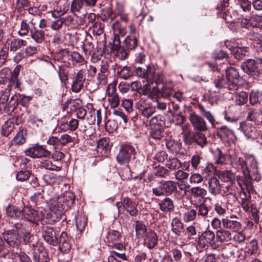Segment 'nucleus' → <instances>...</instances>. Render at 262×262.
Returning a JSON list of instances; mask_svg holds the SVG:
<instances>
[{"instance_id":"nucleus-1","label":"nucleus","mask_w":262,"mask_h":262,"mask_svg":"<svg viewBox=\"0 0 262 262\" xmlns=\"http://www.w3.org/2000/svg\"><path fill=\"white\" fill-rule=\"evenodd\" d=\"M215 87L219 90L228 91L234 94L243 85L242 79L237 70L233 67H228L226 69V76L218 73L213 80Z\"/></svg>"},{"instance_id":"nucleus-2","label":"nucleus","mask_w":262,"mask_h":262,"mask_svg":"<svg viewBox=\"0 0 262 262\" xmlns=\"http://www.w3.org/2000/svg\"><path fill=\"white\" fill-rule=\"evenodd\" d=\"M13 229L8 230L3 233V238L6 242L10 249L14 251L18 250L21 244L19 236L22 237L25 244H29L31 237V234L26 229L25 225L20 222L13 224Z\"/></svg>"},{"instance_id":"nucleus-3","label":"nucleus","mask_w":262,"mask_h":262,"mask_svg":"<svg viewBox=\"0 0 262 262\" xmlns=\"http://www.w3.org/2000/svg\"><path fill=\"white\" fill-rule=\"evenodd\" d=\"M135 74L139 78H145L147 84L145 85L146 90H150V84L155 83L157 84L163 82L164 75L162 72L157 73L156 68L154 66H148L146 69L142 67H137L135 69Z\"/></svg>"},{"instance_id":"nucleus-4","label":"nucleus","mask_w":262,"mask_h":262,"mask_svg":"<svg viewBox=\"0 0 262 262\" xmlns=\"http://www.w3.org/2000/svg\"><path fill=\"white\" fill-rule=\"evenodd\" d=\"M241 67L253 80H258L260 77L259 68H262V58L248 59L242 63Z\"/></svg>"},{"instance_id":"nucleus-5","label":"nucleus","mask_w":262,"mask_h":262,"mask_svg":"<svg viewBox=\"0 0 262 262\" xmlns=\"http://www.w3.org/2000/svg\"><path fill=\"white\" fill-rule=\"evenodd\" d=\"M185 113L188 115V119L193 129L196 132H205L207 130V125L205 119L195 113L190 106H185Z\"/></svg>"},{"instance_id":"nucleus-6","label":"nucleus","mask_w":262,"mask_h":262,"mask_svg":"<svg viewBox=\"0 0 262 262\" xmlns=\"http://www.w3.org/2000/svg\"><path fill=\"white\" fill-rule=\"evenodd\" d=\"M177 184L173 181H162L159 186L152 189V192L157 196L170 195L174 192H179Z\"/></svg>"},{"instance_id":"nucleus-7","label":"nucleus","mask_w":262,"mask_h":262,"mask_svg":"<svg viewBox=\"0 0 262 262\" xmlns=\"http://www.w3.org/2000/svg\"><path fill=\"white\" fill-rule=\"evenodd\" d=\"M215 234L210 230H206L203 232L199 237L198 246L202 249H207L209 246L211 249L216 250L219 247V245L214 241Z\"/></svg>"},{"instance_id":"nucleus-8","label":"nucleus","mask_w":262,"mask_h":262,"mask_svg":"<svg viewBox=\"0 0 262 262\" xmlns=\"http://www.w3.org/2000/svg\"><path fill=\"white\" fill-rule=\"evenodd\" d=\"M136 154L134 147L130 144L122 145L117 156V160L121 164L129 163L132 159L135 158Z\"/></svg>"},{"instance_id":"nucleus-9","label":"nucleus","mask_w":262,"mask_h":262,"mask_svg":"<svg viewBox=\"0 0 262 262\" xmlns=\"http://www.w3.org/2000/svg\"><path fill=\"white\" fill-rule=\"evenodd\" d=\"M75 200V195L73 192L66 191L62 196L59 198L54 207L60 211L68 210L74 205Z\"/></svg>"},{"instance_id":"nucleus-10","label":"nucleus","mask_w":262,"mask_h":262,"mask_svg":"<svg viewBox=\"0 0 262 262\" xmlns=\"http://www.w3.org/2000/svg\"><path fill=\"white\" fill-rule=\"evenodd\" d=\"M23 219L33 223H36L43 218L42 211H37L28 206L22 209Z\"/></svg>"},{"instance_id":"nucleus-11","label":"nucleus","mask_w":262,"mask_h":262,"mask_svg":"<svg viewBox=\"0 0 262 262\" xmlns=\"http://www.w3.org/2000/svg\"><path fill=\"white\" fill-rule=\"evenodd\" d=\"M136 107L140 115L147 118L150 117L156 110L155 106L142 99L136 103Z\"/></svg>"},{"instance_id":"nucleus-12","label":"nucleus","mask_w":262,"mask_h":262,"mask_svg":"<svg viewBox=\"0 0 262 262\" xmlns=\"http://www.w3.org/2000/svg\"><path fill=\"white\" fill-rule=\"evenodd\" d=\"M26 156L32 158H40L42 157H49L51 152L44 148L42 146L36 145L27 149L25 151Z\"/></svg>"},{"instance_id":"nucleus-13","label":"nucleus","mask_w":262,"mask_h":262,"mask_svg":"<svg viewBox=\"0 0 262 262\" xmlns=\"http://www.w3.org/2000/svg\"><path fill=\"white\" fill-rule=\"evenodd\" d=\"M116 204L119 210L122 207L131 216H136L138 214V211L136 208V204L129 198H123L121 199V202H117Z\"/></svg>"},{"instance_id":"nucleus-14","label":"nucleus","mask_w":262,"mask_h":262,"mask_svg":"<svg viewBox=\"0 0 262 262\" xmlns=\"http://www.w3.org/2000/svg\"><path fill=\"white\" fill-rule=\"evenodd\" d=\"M43 237L49 244L56 246L58 244V238L56 237V231L50 226L43 227Z\"/></svg>"},{"instance_id":"nucleus-15","label":"nucleus","mask_w":262,"mask_h":262,"mask_svg":"<svg viewBox=\"0 0 262 262\" xmlns=\"http://www.w3.org/2000/svg\"><path fill=\"white\" fill-rule=\"evenodd\" d=\"M84 69L80 70L76 74L72 84V90L75 93L79 92L83 86L85 80Z\"/></svg>"},{"instance_id":"nucleus-16","label":"nucleus","mask_w":262,"mask_h":262,"mask_svg":"<svg viewBox=\"0 0 262 262\" xmlns=\"http://www.w3.org/2000/svg\"><path fill=\"white\" fill-rule=\"evenodd\" d=\"M219 248L220 255L224 259H227L233 256L237 250L236 247L231 243L222 244Z\"/></svg>"},{"instance_id":"nucleus-17","label":"nucleus","mask_w":262,"mask_h":262,"mask_svg":"<svg viewBox=\"0 0 262 262\" xmlns=\"http://www.w3.org/2000/svg\"><path fill=\"white\" fill-rule=\"evenodd\" d=\"M250 158H238L233 164V167L238 171L242 170L244 176H249V172L248 168L251 164V162H248Z\"/></svg>"},{"instance_id":"nucleus-18","label":"nucleus","mask_w":262,"mask_h":262,"mask_svg":"<svg viewBox=\"0 0 262 262\" xmlns=\"http://www.w3.org/2000/svg\"><path fill=\"white\" fill-rule=\"evenodd\" d=\"M33 258L36 262H49V254L45 249L41 246H36L34 249Z\"/></svg>"},{"instance_id":"nucleus-19","label":"nucleus","mask_w":262,"mask_h":262,"mask_svg":"<svg viewBox=\"0 0 262 262\" xmlns=\"http://www.w3.org/2000/svg\"><path fill=\"white\" fill-rule=\"evenodd\" d=\"M222 225L224 228L236 232L242 227L241 223L236 220H232L228 217L222 219Z\"/></svg>"},{"instance_id":"nucleus-20","label":"nucleus","mask_w":262,"mask_h":262,"mask_svg":"<svg viewBox=\"0 0 262 262\" xmlns=\"http://www.w3.org/2000/svg\"><path fill=\"white\" fill-rule=\"evenodd\" d=\"M144 236L143 244L148 249H151L157 245L158 237L156 232L150 231Z\"/></svg>"},{"instance_id":"nucleus-21","label":"nucleus","mask_w":262,"mask_h":262,"mask_svg":"<svg viewBox=\"0 0 262 262\" xmlns=\"http://www.w3.org/2000/svg\"><path fill=\"white\" fill-rule=\"evenodd\" d=\"M251 123L248 122H240L239 126L245 135L248 138H254L256 136V129Z\"/></svg>"},{"instance_id":"nucleus-22","label":"nucleus","mask_w":262,"mask_h":262,"mask_svg":"<svg viewBox=\"0 0 262 262\" xmlns=\"http://www.w3.org/2000/svg\"><path fill=\"white\" fill-rule=\"evenodd\" d=\"M35 23L33 20L28 21L27 19H23L20 23V28L18 31L19 36H26L29 32L31 33L32 29L34 28Z\"/></svg>"},{"instance_id":"nucleus-23","label":"nucleus","mask_w":262,"mask_h":262,"mask_svg":"<svg viewBox=\"0 0 262 262\" xmlns=\"http://www.w3.org/2000/svg\"><path fill=\"white\" fill-rule=\"evenodd\" d=\"M248 162L251 163L248 168L249 177L256 181H259L261 179V177L258 172L256 161L253 158H251Z\"/></svg>"},{"instance_id":"nucleus-24","label":"nucleus","mask_w":262,"mask_h":262,"mask_svg":"<svg viewBox=\"0 0 262 262\" xmlns=\"http://www.w3.org/2000/svg\"><path fill=\"white\" fill-rule=\"evenodd\" d=\"M209 191L212 194L216 195L220 193L221 190L219 180L215 177H211L208 180Z\"/></svg>"},{"instance_id":"nucleus-25","label":"nucleus","mask_w":262,"mask_h":262,"mask_svg":"<svg viewBox=\"0 0 262 262\" xmlns=\"http://www.w3.org/2000/svg\"><path fill=\"white\" fill-rule=\"evenodd\" d=\"M262 111L259 108L249 107L247 110V119L248 120L256 123L261 119Z\"/></svg>"},{"instance_id":"nucleus-26","label":"nucleus","mask_w":262,"mask_h":262,"mask_svg":"<svg viewBox=\"0 0 262 262\" xmlns=\"http://www.w3.org/2000/svg\"><path fill=\"white\" fill-rule=\"evenodd\" d=\"M241 179L240 177H237V183H238V185L240 187V189L243 190V193L245 195V198L242 199L241 205L243 208V210L245 211H248L249 210V204L251 202V195L250 194H247L246 192L244 191L245 188L243 187L242 184L239 182V180Z\"/></svg>"},{"instance_id":"nucleus-27","label":"nucleus","mask_w":262,"mask_h":262,"mask_svg":"<svg viewBox=\"0 0 262 262\" xmlns=\"http://www.w3.org/2000/svg\"><path fill=\"white\" fill-rule=\"evenodd\" d=\"M171 230L178 236H181L184 232V228L183 224L180 220L177 217H174L171 224Z\"/></svg>"},{"instance_id":"nucleus-28","label":"nucleus","mask_w":262,"mask_h":262,"mask_svg":"<svg viewBox=\"0 0 262 262\" xmlns=\"http://www.w3.org/2000/svg\"><path fill=\"white\" fill-rule=\"evenodd\" d=\"M216 239L221 242H227L232 238L231 233L226 229H220L216 232Z\"/></svg>"},{"instance_id":"nucleus-29","label":"nucleus","mask_w":262,"mask_h":262,"mask_svg":"<svg viewBox=\"0 0 262 262\" xmlns=\"http://www.w3.org/2000/svg\"><path fill=\"white\" fill-rule=\"evenodd\" d=\"M6 214L11 219H23L22 210L14 206L9 205L6 208Z\"/></svg>"},{"instance_id":"nucleus-30","label":"nucleus","mask_w":262,"mask_h":262,"mask_svg":"<svg viewBox=\"0 0 262 262\" xmlns=\"http://www.w3.org/2000/svg\"><path fill=\"white\" fill-rule=\"evenodd\" d=\"M31 38L37 43H42L45 39V32L41 29H37L35 26L30 33Z\"/></svg>"},{"instance_id":"nucleus-31","label":"nucleus","mask_w":262,"mask_h":262,"mask_svg":"<svg viewBox=\"0 0 262 262\" xmlns=\"http://www.w3.org/2000/svg\"><path fill=\"white\" fill-rule=\"evenodd\" d=\"M249 52V48L248 47L236 46L233 50L232 54L236 59L242 60L248 56Z\"/></svg>"},{"instance_id":"nucleus-32","label":"nucleus","mask_w":262,"mask_h":262,"mask_svg":"<svg viewBox=\"0 0 262 262\" xmlns=\"http://www.w3.org/2000/svg\"><path fill=\"white\" fill-rule=\"evenodd\" d=\"M138 45V39L133 33L125 38L124 47L127 50H135Z\"/></svg>"},{"instance_id":"nucleus-33","label":"nucleus","mask_w":262,"mask_h":262,"mask_svg":"<svg viewBox=\"0 0 262 262\" xmlns=\"http://www.w3.org/2000/svg\"><path fill=\"white\" fill-rule=\"evenodd\" d=\"M161 211L167 212L172 211L174 209L173 201L169 198H165L158 204Z\"/></svg>"},{"instance_id":"nucleus-34","label":"nucleus","mask_w":262,"mask_h":262,"mask_svg":"<svg viewBox=\"0 0 262 262\" xmlns=\"http://www.w3.org/2000/svg\"><path fill=\"white\" fill-rule=\"evenodd\" d=\"M44 191L42 189L41 191L35 192L30 196L31 203L34 206H38V208L41 207L45 202V198L42 193Z\"/></svg>"},{"instance_id":"nucleus-35","label":"nucleus","mask_w":262,"mask_h":262,"mask_svg":"<svg viewBox=\"0 0 262 262\" xmlns=\"http://www.w3.org/2000/svg\"><path fill=\"white\" fill-rule=\"evenodd\" d=\"M197 216L196 210L195 207L187 209L182 214V217L183 221L185 223L192 222L195 220Z\"/></svg>"},{"instance_id":"nucleus-36","label":"nucleus","mask_w":262,"mask_h":262,"mask_svg":"<svg viewBox=\"0 0 262 262\" xmlns=\"http://www.w3.org/2000/svg\"><path fill=\"white\" fill-rule=\"evenodd\" d=\"M262 100V92L252 90L249 94V102L252 105H256Z\"/></svg>"},{"instance_id":"nucleus-37","label":"nucleus","mask_w":262,"mask_h":262,"mask_svg":"<svg viewBox=\"0 0 262 262\" xmlns=\"http://www.w3.org/2000/svg\"><path fill=\"white\" fill-rule=\"evenodd\" d=\"M195 209L196 210L198 217H208L210 206H208L206 204L203 203L199 205H196L195 206Z\"/></svg>"},{"instance_id":"nucleus-38","label":"nucleus","mask_w":262,"mask_h":262,"mask_svg":"<svg viewBox=\"0 0 262 262\" xmlns=\"http://www.w3.org/2000/svg\"><path fill=\"white\" fill-rule=\"evenodd\" d=\"M38 166L41 168H44L50 170L59 171L61 167L53 164L49 160H42L39 162Z\"/></svg>"},{"instance_id":"nucleus-39","label":"nucleus","mask_w":262,"mask_h":262,"mask_svg":"<svg viewBox=\"0 0 262 262\" xmlns=\"http://www.w3.org/2000/svg\"><path fill=\"white\" fill-rule=\"evenodd\" d=\"M201 132H195L194 143L201 148H203L207 145L208 141L206 136Z\"/></svg>"},{"instance_id":"nucleus-40","label":"nucleus","mask_w":262,"mask_h":262,"mask_svg":"<svg viewBox=\"0 0 262 262\" xmlns=\"http://www.w3.org/2000/svg\"><path fill=\"white\" fill-rule=\"evenodd\" d=\"M112 50L115 55L121 60L126 59L128 54L127 50L124 46L118 48V46H116L115 47H112Z\"/></svg>"},{"instance_id":"nucleus-41","label":"nucleus","mask_w":262,"mask_h":262,"mask_svg":"<svg viewBox=\"0 0 262 262\" xmlns=\"http://www.w3.org/2000/svg\"><path fill=\"white\" fill-rule=\"evenodd\" d=\"M166 145L167 149L172 152H179L181 148V144L172 139L167 140Z\"/></svg>"},{"instance_id":"nucleus-42","label":"nucleus","mask_w":262,"mask_h":262,"mask_svg":"<svg viewBox=\"0 0 262 262\" xmlns=\"http://www.w3.org/2000/svg\"><path fill=\"white\" fill-rule=\"evenodd\" d=\"M85 5L82 0H73L71 4V10L75 15L76 13L83 12V7Z\"/></svg>"},{"instance_id":"nucleus-43","label":"nucleus","mask_w":262,"mask_h":262,"mask_svg":"<svg viewBox=\"0 0 262 262\" xmlns=\"http://www.w3.org/2000/svg\"><path fill=\"white\" fill-rule=\"evenodd\" d=\"M237 185L235 182H231L229 184H227L225 187H223V190L225 194H237L239 189L237 187Z\"/></svg>"},{"instance_id":"nucleus-44","label":"nucleus","mask_w":262,"mask_h":262,"mask_svg":"<svg viewBox=\"0 0 262 262\" xmlns=\"http://www.w3.org/2000/svg\"><path fill=\"white\" fill-rule=\"evenodd\" d=\"M79 121L76 119H72L69 122L62 123L60 125L61 129H70L72 131L75 130L78 127Z\"/></svg>"},{"instance_id":"nucleus-45","label":"nucleus","mask_w":262,"mask_h":262,"mask_svg":"<svg viewBox=\"0 0 262 262\" xmlns=\"http://www.w3.org/2000/svg\"><path fill=\"white\" fill-rule=\"evenodd\" d=\"M248 95L246 92L242 91L235 96V103L239 106L244 105L248 101Z\"/></svg>"},{"instance_id":"nucleus-46","label":"nucleus","mask_w":262,"mask_h":262,"mask_svg":"<svg viewBox=\"0 0 262 262\" xmlns=\"http://www.w3.org/2000/svg\"><path fill=\"white\" fill-rule=\"evenodd\" d=\"M27 42L25 40L21 39H13L10 44V51L15 52L22 47L26 46Z\"/></svg>"},{"instance_id":"nucleus-47","label":"nucleus","mask_w":262,"mask_h":262,"mask_svg":"<svg viewBox=\"0 0 262 262\" xmlns=\"http://www.w3.org/2000/svg\"><path fill=\"white\" fill-rule=\"evenodd\" d=\"M198 108L202 115L204 117H205L212 125H214L215 120L214 116L212 115L211 112L206 109L205 107L202 104H199Z\"/></svg>"},{"instance_id":"nucleus-48","label":"nucleus","mask_w":262,"mask_h":262,"mask_svg":"<svg viewBox=\"0 0 262 262\" xmlns=\"http://www.w3.org/2000/svg\"><path fill=\"white\" fill-rule=\"evenodd\" d=\"M165 165L169 169L173 170L181 167V163L177 158H169L166 161Z\"/></svg>"},{"instance_id":"nucleus-49","label":"nucleus","mask_w":262,"mask_h":262,"mask_svg":"<svg viewBox=\"0 0 262 262\" xmlns=\"http://www.w3.org/2000/svg\"><path fill=\"white\" fill-rule=\"evenodd\" d=\"M28 122L32 125L33 127L41 128L43 126V121L42 119L39 118L35 115H31L29 117Z\"/></svg>"},{"instance_id":"nucleus-50","label":"nucleus","mask_w":262,"mask_h":262,"mask_svg":"<svg viewBox=\"0 0 262 262\" xmlns=\"http://www.w3.org/2000/svg\"><path fill=\"white\" fill-rule=\"evenodd\" d=\"M135 230L137 236L143 237L147 233V227L142 221H136Z\"/></svg>"},{"instance_id":"nucleus-51","label":"nucleus","mask_w":262,"mask_h":262,"mask_svg":"<svg viewBox=\"0 0 262 262\" xmlns=\"http://www.w3.org/2000/svg\"><path fill=\"white\" fill-rule=\"evenodd\" d=\"M154 173L156 176L166 178L170 175V171L163 166H158L155 168Z\"/></svg>"},{"instance_id":"nucleus-52","label":"nucleus","mask_w":262,"mask_h":262,"mask_svg":"<svg viewBox=\"0 0 262 262\" xmlns=\"http://www.w3.org/2000/svg\"><path fill=\"white\" fill-rule=\"evenodd\" d=\"M250 24L252 27L262 28V16L259 15H253L250 19Z\"/></svg>"},{"instance_id":"nucleus-53","label":"nucleus","mask_w":262,"mask_h":262,"mask_svg":"<svg viewBox=\"0 0 262 262\" xmlns=\"http://www.w3.org/2000/svg\"><path fill=\"white\" fill-rule=\"evenodd\" d=\"M15 126L11 122H5L2 126V134L4 136L8 137L13 130Z\"/></svg>"},{"instance_id":"nucleus-54","label":"nucleus","mask_w":262,"mask_h":262,"mask_svg":"<svg viewBox=\"0 0 262 262\" xmlns=\"http://www.w3.org/2000/svg\"><path fill=\"white\" fill-rule=\"evenodd\" d=\"M150 136L154 139L160 140L164 137L163 130L160 127L152 128L150 132Z\"/></svg>"},{"instance_id":"nucleus-55","label":"nucleus","mask_w":262,"mask_h":262,"mask_svg":"<svg viewBox=\"0 0 262 262\" xmlns=\"http://www.w3.org/2000/svg\"><path fill=\"white\" fill-rule=\"evenodd\" d=\"M70 56L73 64L79 63L82 64L83 62H86L85 61L82 55L78 52L74 51L71 52Z\"/></svg>"},{"instance_id":"nucleus-56","label":"nucleus","mask_w":262,"mask_h":262,"mask_svg":"<svg viewBox=\"0 0 262 262\" xmlns=\"http://www.w3.org/2000/svg\"><path fill=\"white\" fill-rule=\"evenodd\" d=\"M190 192L194 195V197L203 198L206 195L207 191L205 189L200 187H192L190 189Z\"/></svg>"},{"instance_id":"nucleus-57","label":"nucleus","mask_w":262,"mask_h":262,"mask_svg":"<svg viewBox=\"0 0 262 262\" xmlns=\"http://www.w3.org/2000/svg\"><path fill=\"white\" fill-rule=\"evenodd\" d=\"M172 121L176 125H181L185 121V117L180 114H172Z\"/></svg>"},{"instance_id":"nucleus-58","label":"nucleus","mask_w":262,"mask_h":262,"mask_svg":"<svg viewBox=\"0 0 262 262\" xmlns=\"http://www.w3.org/2000/svg\"><path fill=\"white\" fill-rule=\"evenodd\" d=\"M26 142L23 131L19 132L12 141L13 145H21Z\"/></svg>"},{"instance_id":"nucleus-59","label":"nucleus","mask_w":262,"mask_h":262,"mask_svg":"<svg viewBox=\"0 0 262 262\" xmlns=\"http://www.w3.org/2000/svg\"><path fill=\"white\" fill-rule=\"evenodd\" d=\"M238 3L244 12H249L251 10L252 2L250 0H237Z\"/></svg>"},{"instance_id":"nucleus-60","label":"nucleus","mask_w":262,"mask_h":262,"mask_svg":"<svg viewBox=\"0 0 262 262\" xmlns=\"http://www.w3.org/2000/svg\"><path fill=\"white\" fill-rule=\"evenodd\" d=\"M31 172L29 170H20L16 176V178L18 181H25L29 179L30 177Z\"/></svg>"},{"instance_id":"nucleus-61","label":"nucleus","mask_w":262,"mask_h":262,"mask_svg":"<svg viewBox=\"0 0 262 262\" xmlns=\"http://www.w3.org/2000/svg\"><path fill=\"white\" fill-rule=\"evenodd\" d=\"M86 224V220L84 216H79L77 218L76 226L77 228L80 231L84 230Z\"/></svg>"},{"instance_id":"nucleus-62","label":"nucleus","mask_w":262,"mask_h":262,"mask_svg":"<svg viewBox=\"0 0 262 262\" xmlns=\"http://www.w3.org/2000/svg\"><path fill=\"white\" fill-rule=\"evenodd\" d=\"M195 136V133L189 132L184 136V141L187 145H191L194 143V138Z\"/></svg>"},{"instance_id":"nucleus-63","label":"nucleus","mask_w":262,"mask_h":262,"mask_svg":"<svg viewBox=\"0 0 262 262\" xmlns=\"http://www.w3.org/2000/svg\"><path fill=\"white\" fill-rule=\"evenodd\" d=\"M232 238L236 243L241 244L246 239V235L243 231H237L232 236Z\"/></svg>"},{"instance_id":"nucleus-64","label":"nucleus","mask_w":262,"mask_h":262,"mask_svg":"<svg viewBox=\"0 0 262 262\" xmlns=\"http://www.w3.org/2000/svg\"><path fill=\"white\" fill-rule=\"evenodd\" d=\"M56 177L53 173H47L42 176V180L47 185H52L56 181Z\"/></svg>"}]
</instances>
